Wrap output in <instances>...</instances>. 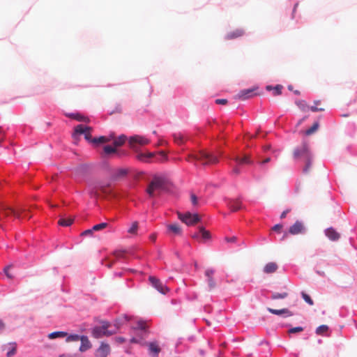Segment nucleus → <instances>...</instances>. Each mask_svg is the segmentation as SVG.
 <instances>
[{
    "mask_svg": "<svg viewBox=\"0 0 357 357\" xmlns=\"http://www.w3.org/2000/svg\"><path fill=\"white\" fill-rule=\"evenodd\" d=\"M112 140L113 141L114 146L116 147L122 146L126 141H128L130 146L136 152V158L139 160L146 162H151L154 160L155 157L154 153L143 152L139 150L136 146L137 145L143 146L149 143L150 140L144 136L134 135L128 139L126 135L122 134L119 135L118 138H116V136L114 135V138Z\"/></svg>",
    "mask_w": 357,
    "mask_h": 357,
    "instance_id": "nucleus-1",
    "label": "nucleus"
},
{
    "mask_svg": "<svg viewBox=\"0 0 357 357\" xmlns=\"http://www.w3.org/2000/svg\"><path fill=\"white\" fill-rule=\"evenodd\" d=\"M294 159L299 165H303L302 172L307 174L312 167L313 154L307 143L303 142L301 146H297L294 151Z\"/></svg>",
    "mask_w": 357,
    "mask_h": 357,
    "instance_id": "nucleus-2",
    "label": "nucleus"
},
{
    "mask_svg": "<svg viewBox=\"0 0 357 357\" xmlns=\"http://www.w3.org/2000/svg\"><path fill=\"white\" fill-rule=\"evenodd\" d=\"M168 180L162 176H155L146 189L150 198L156 197L155 190L165 191L167 189Z\"/></svg>",
    "mask_w": 357,
    "mask_h": 357,
    "instance_id": "nucleus-3",
    "label": "nucleus"
},
{
    "mask_svg": "<svg viewBox=\"0 0 357 357\" xmlns=\"http://www.w3.org/2000/svg\"><path fill=\"white\" fill-rule=\"evenodd\" d=\"M101 326H96L91 328V335L93 337L98 339L103 336H110L115 333L114 330H108L110 323L108 321H102Z\"/></svg>",
    "mask_w": 357,
    "mask_h": 357,
    "instance_id": "nucleus-4",
    "label": "nucleus"
},
{
    "mask_svg": "<svg viewBox=\"0 0 357 357\" xmlns=\"http://www.w3.org/2000/svg\"><path fill=\"white\" fill-rule=\"evenodd\" d=\"M229 160L234 162L236 165V166H234L231 171V174L232 175H238L240 174L241 170L238 165H251L252 163V160L250 157L246 155H234Z\"/></svg>",
    "mask_w": 357,
    "mask_h": 357,
    "instance_id": "nucleus-5",
    "label": "nucleus"
},
{
    "mask_svg": "<svg viewBox=\"0 0 357 357\" xmlns=\"http://www.w3.org/2000/svg\"><path fill=\"white\" fill-rule=\"evenodd\" d=\"M195 159L202 162L204 165L215 164L219 161L217 155L205 150L200 151L196 155Z\"/></svg>",
    "mask_w": 357,
    "mask_h": 357,
    "instance_id": "nucleus-6",
    "label": "nucleus"
},
{
    "mask_svg": "<svg viewBox=\"0 0 357 357\" xmlns=\"http://www.w3.org/2000/svg\"><path fill=\"white\" fill-rule=\"evenodd\" d=\"M178 219L187 225L192 226L201 221V217L197 213H191L190 211L185 213H178Z\"/></svg>",
    "mask_w": 357,
    "mask_h": 357,
    "instance_id": "nucleus-7",
    "label": "nucleus"
},
{
    "mask_svg": "<svg viewBox=\"0 0 357 357\" xmlns=\"http://www.w3.org/2000/svg\"><path fill=\"white\" fill-rule=\"evenodd\" d=\"M149 281L151 285L162 294H166L169 291V288L166 284H163L158 278L155 276L150 275Z\"/></svg>",
    "mask_w": 357,
    "mask_h": 357,
    "instance_id": "nucleus-8",
    "label": "nucleus"
},
{
    "mask_svg": "<svg viewBox=\"0 0 357 357\" xmlns=\"http://www.w3.org/2000/svg\"><path fill=\"white\" fill-rule=\"evenodd\" d=\"M211 236L208 231L204 227H199L198 231L192 235V238L199 241H206L211 238Z\"/></svg>",
    "mask_w": 357,
    "mask_h": 357,
    "instance_id": "nucleus-9",
    "label": "nucleus"
},
{
    "mask_svg": "<svg viewBox=\"0 0 357 357\" xmlns=\"http://www.w3.org/2000/svg\"><path fill=\"white\" fill-rule=\"evenodd\" d=\"M258 87H252L250 89H243L239 91L238 93V97L240 100H245L250 98H252L256 96L257 93L256 92L258 90Z\"/></svg>",
    "mask_w": 357,
    "mask_h": 357,
    "instance_id": "nucleus-10",
    "label": "nucleus"
},
{
    "mask_svg": "<svg viewBox=\"0 0 357 357\" xmlns=\"http://www.w3.org/2000/svg\"><path fill=\"white\" fill-rule=\"evenodd\" d=\"M88 130H92V128L83 124H78L74 127L72 137L74 139H77L81 135H84L85 134V131Z\"/></svg>",
    "mask_w": 357,
    "mask_h": 357,
    "instance_id": "nucleus-11",
    "label": "nucleus"
},
{
    "mask_svg": "<svg viewBox=\"0 0 357 357\" xmlns=\"http://www.w3.org/2000/svg\"><path fill=\"white\" fill-rule=\"evenodd\" d=\"M111 352V348L109 344L101 342L99 347L96 351V356L107 357Z\"/></svg>",
    "mask_w": 357,
    "mask_h": 357,
    "instance_id": "nucleus-12",
    "label": "nucleus"
},
{
    "mask_svg": "<svg viewBox=\"0 0 357 357\" xmlns=\"http://www.w3.org/2000/svg\"><path fill=\"white\" fill-rule=\"evenodd\" d=\"M136 335H142L146 337L149 333L146 323L142 321H138L135 326L133 327Z\"/></svg>",
    "mask_w": 357,
    "mask_h": 357,
    "instance_id": "nucleus-13",
    "label": "nucleus"
},
{
    "mask_svg": "<svg viewBox=\"0 0 357 357\" xmlns=\"http://www.w3.org/2000/svg\"><path fill=\"white\" fill-rule=\"evenodd\" d=\"M305 228L302 222L296 220L289 229V232L292 235L305 233Z\"/></svg>",
    "mask_w": 357,
    "mask_h": 357,
    "instance_id": "nucleus-14",
    "label": "nucleus"
},
{
    "mask_svg": "<svg viewBox=\"0 0 357 357\" xmlns=\"http://www.w3.org/2000/svg\"><path fill=\"white\" fill-rule=\"evenodd\" d=\"M149 347V355L151 357H158L161 349L156 342H144Z\"/></svg>",
    "mask_w": 357,
    "mask_h": 357,
    "instance_id": "nucleus-15",
    "label": "nucleus"
},
{
    "mask_svg": "<svg viewBox=\"0 0 357 357\" xmlns=\"http://www.w3.org/2000/svg\"><path fill=\"white\" fill-rule=\"evenodd\" d=\"M324 234L331 241H337L340 238V234L332 227L326 228Z\"/></svg>",
    "mask_w": 357,
    "mask_h": 357,
    "instance_id": "nucleus-16",
    "label": "nucleus"
},
{
    "mask_svg": "<svg viewBox=\"0 0 357 357\" xmlns=\"http://www.w3.org/2000/svg\"><path fill=\"white\" fill-rule=\"evenodd\" d=\"M214 273H215V270L213 268H208L205 271V273H204V275L206 277V282H207L209 290H211L212 289H213L216 285L215 280L213 277Z\"/></svg>",
    "mask_w": 357,
    "mask_h": 357,
    "instance_id": "nucleus-17",
    "label": "nucleus"
},
{
    "mask_svg": "<svg viewBox=\"0 0 357 357\" xmlns=\"http://www.w3.org/2000/svg\"><path fill=\"white\" fill-rule=\"evenodd\" d=\"M79 340L81 341V344L79 348L80 352H85L92 347V344L86 335H82Z\"/></svg>",
    "mask_w": 357,
    "mask_h": 357,
    "instance_id": "nucleus-18",
    "label": "nucleus"
},
{
    "mask_svg": "<svg viewBox=\"0 0 357 357\" xmlns=\"http://www.w3.org/2000/svg\"><path fill=\"white\" fill-rule=\"evenodd\" d=\"M104 153L107 155L115 154L118 155H122L125 154V151L119 150L116 146H112L111 145H105L103 147Z\"/></svg>",
    "mask_w": 357,
    "mask_h": 357,
    "instance_id": "nucleus-19",
    "label": "nucleus"
},
{
    "mask_svg": "<svg viewBox=\"0 0 357 357\" xmlns=\"http://www.w3.org/2000/svg\"><path fill=\"white\" fill-rule=\"evenodd\" d=\"M267 310L275 315H283L284 317H288L293 315V313L287 308H282L280 310L273 309L268 307Z\"/></svg>",
    "mask_w": 357,
    "mask_h": 357,
    "instance_id": "nucleus-20",
    "label": "nucleus"
},
{
    "mask_svg": "<svg viewBox=\"0 0 357 357\" xmlns=\"http://www.w3.org/2000/svg\"><path fill=\"white\" fill-rule=\"evenodd\" d=\"M114 138V133L112 132L109 135L108 137L107 136H100L98 137H93L92 140V144L95 145H99L100 144H103L107 142L112 141Z\"/></svg>",
    "mask_w": 357,
    "mask_h": 357,
    "instance_id": "nucleus-21",
    "label": "nucleus"
},
{
    "mask_svg": "<svg viewBox=\"0 0 357 357\" xmlns=\"http://www.w3.org/2000/svg\"><path fill=\"white\" fill-rule=\"evenodd\" d=\"M66 116L75 119L80 122L89 123V119L79 112L66 113Z\"/></svg>",
    "mask_w": 357,
    "mask_h": 357,
    "instance_id": "nucleus-22",
    "label": "nucleus"
},
{
    "mask_svg": "<svg viewBox=\"0 0 357 357\" xmlns=\"http://www.w3.org/2000/svg\"><path fill=\"white\" fill-rule=\"evenodd\" d=\"M5 348H8L6 353V357H12L17 352V344L16 342H10L8 345H3L2 349L4 350Z\"/></svg>",
    "mask_w": 357,
    "mask_h": 357,
    "instance_id": "nucleus-23",
    "label": "nucleus"
},
{
    "mask_svg": "<svg viewBox=\"0 0 357 357\" xmlns=\"http://www.w3.org/2000/svg\"><path fill=\"white\" fill-rule=\"evenodd\" d=\"M278 268V266L275 262H268L264 266L263 272L266 274H271L275 273Z\"/></svg>",
    "mask_w": 357,
    "mask_h": 357,
    "instance_id": "nucleus-24",
    "label": "nucleus"
},
{
    "mask_svg": "<svg viewBox=\"0 0 357 357\" xmlns=\"http://www.w3.org/2000/svg\"><path fill=\"white\" fill-rule=\"evenodd\" d=\"M167 232L169 234H173L174 235H181L182 233L181 227L178 224H170L167 226Z\"/></svg>",
    "mask_w": 357,
    "mask_h": 357,
    "instance_id": "nucleus-25",
    "label": "nucleus"
},
{
    "mask_svg": "<svg viewBox=\"0 0 357 357\" xmlns=\"http://www.w3.org/2000/svg\"><path fill=\"white\" fill-rule=\"evenodd\" d=\"M243 33H244V31L243 29H236L235 31L228 33L225 36V38L226 40H232V39H234V38H236L238 37L243 36Z\"/></svg>",
    "mask_w": 357,
    "mask_h": 357,
    "instance_id": "nucleus-26",
    "label": "nucleus"
},
{
    "mask_svg": "<svg viewBox=\"0 0 357 357\" xmlns=\"http://www.w3.org/2000/svg\"><path fill=\"white\" fill-rule=\"evenodd\" d=\"M68 335L66 331H54L48 334L47 337L50 340H54L56 338H63L65 337Z\"/></svg>",
    "mask_w": 357,
    "mask_h": 357,
    "instance_id": "nucleus-27",
    "label": "nucleus"
},
{
    "mask_svg": "<svg viewBox=\"0 0 357 357\" xmlns=\"http://www.w3.org/2000/svg\"><path fill=\"white\" fill-rule=\"evenodd\" d=\"M128 174V170L124 168H119L116 172L114 173V177L115 178H119L121 177H124L127 176Z\"/></svg>",
    "mask_w": 357,
    "mask_h": 357,
    "instance_id": "nucleus-28",
    "label": "nucleus"
},
{
    "mask_svg": "<svg viewBox=\"0 0 357 357\" xmlns=\"http://www.w3.org/2000/svg\"><path fill=\"white\" fill-rule=\"evenodd\" d=\"M81 335L78 334H68L65 337L66 342H77L79 340Z\"/></svg>",
    "mask_w": 357,
    "mask_h": 357,
    "instance_id": "nucleus-29",
    "label": "nucleus"
},
{
    "mask_svg": "<svg viewBox=\"0 0 357 357\" xmlns=\"http://www.w3.org/2000/svg\"><path fill=\"white\" fill-rule=\"evenodd\" d=\"M130 320L129 317L127 314H123L122 317H119L115 320V325L117 326H119L121 325H123L127 322H128Z\"/></svg>",
    "mask_w": 357,
    "mask_h": 357,
    "instance_id": "nucleus-30",
    "label": "nucleus"
},
{
    "mask_svg": "<svg viewBox=\"0 0 357 357\" xmlns=\"http://www.w3.org/2000/svg\"><path fill=\"white\" fill-rule=\"evenodd\" d=\"M190 202L194 207H197L200 205V201L199 197L193 192H190Z\"/></svg>",
    "mask_w": 357,
    "mask_h": 357,
    "instance_id": "nucleus-31",
    "label": "nucleus"
},
{
    "mask_svg": "<svg viewBox=\"0 0 357 357\" xmlns=\"http://www.w3.org/2000/svg\"><path fill=\"white\" fill-rule=\"evenodd\" d=\"M288 296V294L287 292H274L271 294V298L273 300H278V299H284L287 298Z\"/></svg>",
    "mask_w": 357,
    "mask_h": 357,
    "instance_id": "nucleus-32",
    "label": "nucleus"
},
{
    "mask_svg": "<svg viewBox=\"0 0 357 357\" xmlns=\"http://www.w3.org/2000/svg\"><path fill=\"white\" fill-rule=\"evenodd\" d=\"M90 166L88 164H82L77 167V170L81 174H87L89 171Z\"/></svg>",
    "mask_w": 357,
    "mask_h": 357,
    "instance_id": "nucleus-33",
    "label": "nucleus"
},
{
    "mask_svg": "<svg viewBox=\"0 0 357 357\" xmlns=\"http://www.w3.org/2000/svg\"><path fill=\"white\" fill-rule=\"evenodd\" d=\"M329 327L327 325H321L316 328L315 333L318 335H323L324 333L328 331Z\"/></svg>",
    "mask_w": 357,
    "mask_h": 357,
    "instance_id": "nucleus-34",
    "label": "nucleus"
},
{
    "mask_svg": "<svg viewBox=\"0 0 357 357\" xmlns=\"http://www.w3.org/2000/svg\"><path fill=\"white\" fill-rule=\"evenodd\" d=\"M301 295L302 298L308 305H314V301H313L312 298L307 293H305V291H301Z\"/></svg>",
    "mask_w": 357,
    "mask_h": 357,
    "instance_id": "nucleus-35",
    "label": "nucleus"
},
{
    "mask_svg": "<svg viewBox=\"0 0 357 357\" xmlns=\"http://www.w3.org/2000/svg\"><path fill=\"white\" fill-rule=\"evenodd\" d=\"M319 126V122H317V121L314 122L310 128H309L308 129H307L305 130V135H310L313 134L318 129Z\"/></svg>",
    "mask_w": 357,
    "mask_h": 357,
    "instance_id": "nucleus-36",
    "label": "nucleus"
},
{
    "mask_svg": "<svg viewBox=\"0 0 357 357\" xmlns=\"http://www.w3.org/2000/svg\"><path fill=\"white\" fill-rule=\"evenodd\" d=\"M108 224L107 222H103L93 225L91 228L93 231H98L106 228Z\"/></svg>",
    "mask_w": 357,
    "mask_h": 357,
    "instance_id": "nucleus-37",
    "label": "nucleus"
},
{
    "mask_svg": "<svg viewBox=\"0 0 357 357\" xmlns=\"http://www.w3.org/2000/svg\"><path fill=\"white\" fill-rule=\"evenodd\" d=\"M145 337L142 336V335H137V337H132L130 340V343H132V344H144V343L142 342V341L144 340Z\"/></svg>",
    "mask_w": 357,
    "mask_h": 357,
    "instance_id": "nucleus-38",
    "label": "nucleus"
},
{
    "mask_svg": "<svg viewBox=\"0 0 357 357\" xmlns=\"http://www.w3.org/2000/svg\"><path fill=\"white\" fill-rule=\"evenodd\" d=\"M73 223V220L71 219L61 218L59 221V224L62 227H68Z\"/></svg>",
    "mask_w": 357,
    "mask_h": 357,
    "instance_id": "nucleus-39",
    "label": "nucleus"
},
{
    "mask_svg": "<svg viewBox=\"0 0 357 357\" xmlns=\"http://www.w3.org/2000/svg\"><path fill=\"white\" fill-rule=\"evenodd\" d=\"M241 204L238 202H234L230 204L229 208L231 211H238L241 209Z\"/></svg>",
    "mask_w": 357,
    "mask_h": 357,
    "instance_id": "nucleus-40",
    "label": "nucleus"
},
{
    "mask_svg": "<svg viewBox=\"0 0 357 357\" xmlns=\"http://www.w3.org/2000/svg\"><path fill=\"white\" fill-rule=\"evenodd\" d=\"M295 104L302 110L305 111L307 108L306 102L303 100H296Z\"/></svg>",
    "mask_w": 357,
    "mask_h": 357,
    "instance_id": "nucleus-41",
    "label": "nucleus"
},
{
    "mask_svg": "<svg viewBox=\"0 0 357 357\" xmlns=\"http://www.w3.org/2000/svg\"><path fill=\"white\" fill-rule=\"evenodd\" d=\"M122 111V108H121V104L119 103H117L116 105H115V107L114 109L112 110H108L107 111V114H109V115H112L114 113H121Z\"/></svg>",
    "mask_w": 357,
    "mask_h": 357,
    "instance_id": "nucleus-42",
    "label": "nucleus"
},
{
    "mask_svg": "<svg viewBox=\"0 0 357 357\" xmlns=\"http://www.w3.org/2000/svg\"><path fill=\"white\" fill-rule=\"evenodd\" d=\"M138 229V222L137 221L133 222L130 227V228L128 229V232L130 234H135L137 232Z\"/></svg>",
    "mask_w": 357,
    "mask_h": 357,
    "instance_id": "nucleus-43",
    "label": "nucleus"
},
{
    "mask_svg": "<svg viewBox=\"0 0 357 357\" xmlns=\"http://www.w3.org/2000/svg\"><path fill=\"white\" fill-rule=\"evenodd\" d=\"M283 86L280 84H277L273 87V95L274 96H280L282 94Z\"/></svg>",
    "mask_w": 357,
    "mask_h": 357,
    "instance_id": "nucleus-44",
    "label": "nucleus"
},
{
    "mask_svg": "<svg viewBox=\"0 0 357 357\" xmlns=\"http://www.w3.org/2000/svg\"><path fill=\"white\" fill-rule=\"evenodd\" d=\"M125 251L123 250H116L114 252V256L116 260H121L124 257Z\"/></svg>",
    "mask_w": 357,
    "mask_h": 357,
    "instance_id": "nucleus-45",
    "label": "nucleus"
},
{
    "mask_svg": "<svg viewBox=\"0 0 357 357\" xmlns=\"http://www.w3.org/2000/svg\"><path fill=\"white\" fill-rule=\"evenodd\" d=\"M304 328L302 326L291 327L289 329V333L294 334L303 331Z\"/></svg>",
    "mask_w": 357,
    "mask_h": 357,
    "instance_id": "nucleus-46",
    "label": "nucleus"
},
{
    "mask_svg": "<svg viewBox=\"0 0 357 357\" xmlns=\"http://www.w3.org/2000/svg\"><path fill=\"white\" fill-rule=\"evenodd\" d=\"M347 151L353 155H357V146H348Z\"/></svg>",
    "mask_w": 357,
    "mask_h": 357,
    "instance_id": "nucleus-47",
    "label": "nucleus"
},
{
    "mask_svg": "<svg viewBox=\"0 0 357 357\" xmlns=\"http://www.w3.org/2000/svg\"><path fill=\"white\" fill-rule=\"evenodd\" d=\"M11 267H12L11 265H8L3 268V272H4L5 275L7 276V278L9 279H11L13 278V276L9 273V270Z\"/></svg>",
    "mask_w": 357,
    "mask_h": 357,
    "instance_id": "nucleus-48",
    "label": "nucleus"
},
{
    "mask_svg": "<svg viewBox=\"0 0 357 357\" xmlns=\"http://www.w3.org/2000/svg\"><path fill=\"white\" fill-rule=\"evenodd\" d=\"M91 131L92 130L85 131V134L84 135V139L89 143H91L93 140V137L91 135Z\"/></svg>",
    "mask_w": 357,
    "mask_h": 357,
    "instance_id": "nucleus-49",
    "label": "nucleus"
},
{
    "mask_svg": "<svg viewBox=\"0 0 357 357\" xmlns=\"http://www.w3.org/2000/svg\"><path fill=\"white\" fill-rule=\"evenodd\" d=\"M93 231L92 230V228L84 230L82 232L81 236H93Z\"/></svg>",
    "mask_w": 357,
    "mask_h": 357,
    "instance_id": "nucleus-50",
    "label": "nucleus"
},
{
    "mask_svg": "<svg viewBox=\"0 0 357 357\" xmlns=\"http://www.w3.org/2000/svg\"><path fill=\"white\" fill-rule=\"evenodd\" d=\"M6 134L5 132L3 131L2 128H0V146H3V142H4V140L6 139Z\"/></svg>",
    "mask_w": 357,
    "mask_h": 357,
    "instance_id": "nucleus-51",
    "label": "nucleus"
},
{
    "mask_svg": "<svg viewBox=\"0 0 357 357\" xmlns=\"http://www.w3.org/2000/svg\"><path fill=\"white\" fill-rule=\"evenodd\" d=\"M282 229V225L276 224L273 227V230L277 233H280Z\"/></svg>",
    "mask_w": 357,
    "mask_h": 357,
    "instance_id": "nucleus-52",
    "label": "nucleus"
},
{
    "mask_svg": "<svg viewBox=\"0 0 357 357\" xmlns=\"http://www.w3.org/2000/svg\"><path fill=\"white\" fill-rule=\"evenodd\" d=\"M174 139L175 141L178 143V144H182L184 142V138L183 136L181 135H174Z\"/></svg>",
    "mask_w": 357,
    "mask_h": 357,
    "instance_id": "nucleus-53",
    "label": "nucleus"
},
{
    "mask_svg": "<svg viewBox=\"0 0 357 357\" xmlns=\"http://www.w3.org/2000/svg\"><path fill=\"white\" fill-rule=\"evenodd\" d=\"M215 102L218 105H225L227 103V100L224 98L216 99L215 100Z\"/></svg>",
    "mask_w": 357,
    "mask_h": 357,
    "instance_id": "nucleus-54",
    "label": "nucleus"
},
{
    "mask_svg": "<svg viewBox=\"0 0 357 357\" xmlns=\"http://www.w3.org/2000/svg\"><path fill=\"white\" fill-rule=\"evenodd\" d=\"M115 340L119 344H122L126 342V338L121 336L116 337Z\"/></svg>",
    "mask_w": 357,
    "mask_h": 357,
    "instance_id": "nucleus-55",
    "label": "nucleus"
},
{
    "mask_svg": "<svg viewBox=\"0 0 357 357\" xmlns=\"http://www.w3.org/2000/svg\"><path fill=\"white\" fill-rule=\"evenodd\" d=\"M237 240V238L236 236H231V237H226L225 241L227 243H235Z\"/></svg>",
    "mask_w": 357,
    "mask_h": 357,
    "instance_id": "nucleus-56",
    "label": "nucleus"
},
{
    "mask_svg": "<svg viewBox=\"0 0 357 357\" xmlns=\"http://www.w3.org/2000/svg\"><path fill=\"white\" fill-rule=\"evenodd\" d=\"M160 160H167V155L164 151H160Z\"/></svg>",
    "mask_w": 357,
    "mask_h": 357,
    "instance_id": "nucleus-57",
    "label": "nucleus"
},
{
    "mask_svg": "<svg viewBox=\"0 0 357 357\" xmlns=\"http://www.w3.org/2000/svg\"><path fill=\"white\" fill-rule=\"evenodd\" d=\"M310 109L313 112H319V111H323L324 109L323 108H319L316 106H311L310 107Z\"/></svg>",
    "mask_w": 357,
    "mask_h": 357,
    "instance_id": "nucleus-58",
    "label": "nucleus"
},
{
    "mask_svg": "<svg viewBox=\"0 0 357 357\" xmlns=\"http://www.w3.org/2000/svg\"><path fill=\"white\" fill-rule=\"evenodd\" d=\"M298 6V3H296L294 4V8H293V10H292V14H291V17L294 18V13H296V8Z\"/></svg>",
    "mask_w": 357,
    "mask_h": 357,
    "instance_id": "nucleus-59",
    "label": "nucleus"
},
{
    "mask_svg": "<svg viewBox=\"0 0 357 357\" xmlns=\"http://www.w3.org/2000/svg\"><path fill=\"white\" fill-rule=\"evenodd\" d=\"M5 328V324L2 320L0 319V333H2Z\"/></svg>",
    "mask_w": 357,
    "mask_h": 357,
    "instance_id": "nucleus-60",
    "label": "nucleus"
},
{
    "mask_svg": "<svg viewBox=\"0 0 357 357\" xmlns=\"http://www.w3.org/2000/svg\"><path fill=\"white\" fill-rule=\"evenodd\" d=\"M288 212H289V210L284 211L280 215V218H284L286 217L287 214L288 213Z\"/></svg>",
    "mask_w": 357,
    "mask_h": 357,
    "instance_id": "nucleus-61",
    "label": "nucleus"
},
{
    "mask_svg": "<svg viewBox=\"0 0 357 357\" xmlns=\"http://www.w3.org/2000/svg\"><path fill=\"white\" fill-rule=\"evenodd\" d=\"M123 275V272H115L114 273V276L115 277L121 278Z\"/></svg>",
    "mask_w": 357,
    "mask_h": 357,
    "instance_id": "nucleus-62",
    "label": "nucleus"
},
{
    "mask_svg": "<svg viewBox=\"0 0 357 357\" xmlns=\"http://www.w3.org/2000/svg\"><path fill=\"white\" fill-rule=\"evenodd\" d=\"M316 273L318 274L319 275L321 276V277H324L325 276V273L324 271H316Z\"/></svg>",
    "mask_w": 357,
    "mask_h": 357,
    "instance_id": "nucleus-63",
    "label": "nucleus"
},
{
    "mask_svg": "<svg viewBox=\"0 0 357 357\" xmlns=\"http://www.w3.org/2000/svg\"><path fill=\"white\" fill-rule=\"evenodd\" d=\"M59 357H75L74 356H72V355H70V354H60L59 356Z\"/></svg>",
    "mask_w": 357,
    "mask_h": 357,
    "instance_id": "nucleus-64",
    "label": "nucleus"
}]
</instances>
